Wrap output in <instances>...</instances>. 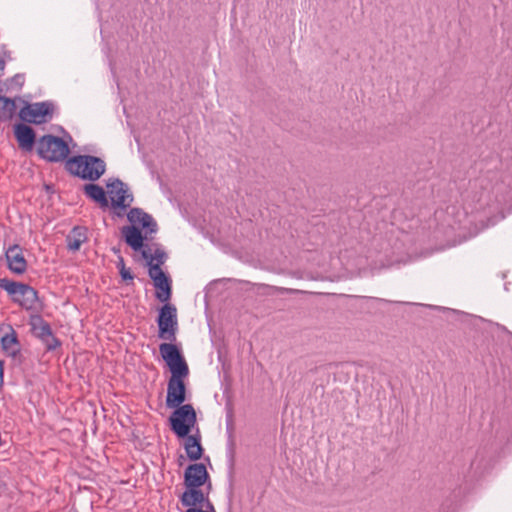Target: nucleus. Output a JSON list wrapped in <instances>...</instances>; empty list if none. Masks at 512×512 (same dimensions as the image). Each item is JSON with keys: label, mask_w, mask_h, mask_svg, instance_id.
Here are the masks:
<instances>
[{"label": "nucleus", "mask_w": 512, "mask_h": 512, "mask_svg": "<svg viewBox=\"0 0 512 512\" xmlns=\"http://www.w3.org/2000/svg\"><path fill=\"white\" fill-rule=\"evenodd\" d=\"M159 351L171 372L167 385L166 405L168 408L180 407L186 400L184 380L189 375V367L175 344L162 343Z\"/></svg>", "instance_id": "f257e3e1"}, {"label": "nucleus", "mask_w": 512, "mask_h": 512, "mask_svg": "<svg viewBox=\"0 0 512 512\" xmlns=\"http://www.w3.org/2000/svg\"><path fill=\"white\" fill-rule=\"evenodd\" d=\"M66 169L82 179L96 181L105 173L106 164L101 158L79 155L66 161Z\"/></svg>", "instance_id": "f03ea898"}, {"label": "nucleus", "mask_w": 512, "mask_h": 512, "mask_svg": "<svg viewBox=\"0 0 512 512\" xmlns=\"http://www.w3.org/2000/svg\"><path fill=\"white\" fill-rule=\"evenodd\" d=\"M0 287L12 295L13 300L24 309L33 310L37 308L38 296L34 288L7 279H0Z\"/></svg>", "instance_id": "7ed1b4c3"}, {"label": "nucleus", "mask_w": 512, "mask_h": 512, "mask_svg": "<svg viewBox=\"0 0 512 512\" xmlns=\"http://www.w3.org/2000/svg\"><path fill=\"white\" fill-rule=\"evenodd\" d=\"M210 484L203 488H185L180 496L181 504L187 507L185 512H216L214 505L209 499Z\"/></svg>", "instance_id": "20e7f679"}, {"label": "nucleus", "mask_w": 512, "mask_h": 512, "mask_svg": "<svg viewBox=\"0 0 512 512\" xmlns=\"http://www.w3.org/2000/svg\"><path fill=\"white\" fill-rule=\"evenodd\" d=\"M39 155L51 162H60L70 153L68 144L61 138L53 135H45L38 141Z\"/></svg>", "instance_id": "39448f33"}, {"label": "nucleus", "mask_w": 512, "mask_h": 512, "mask_svg": "<svg viewBox=\"0 0 512 512\" xmlns=\"http://www.w3.org/2000/svg\"><path fill=\"white\" fill-rule=\"evenodd\" d=\"M171 430L180 438L189 435L195 426L197 418L195 409L191 404H185L175 408L170 418Z\"/></svg>", "instance_id": "423d86ee"}, {"label": "nucleus", "mask_w": 512, "mask_h": 512, "mask_svg": "<svg viewBox=\"0 0 512 512\" xmlns=\"http://www.w3.org/2000/svg\"><path fill=\"white\" fill-rule=\"evenodd\" d=\"M158 337L163 340L175 341L178 328L177 310L175 306L165 303L159 311L157 319Z\"/></svg>", "instance_id": "0eeeda50"}, {"label": "nucleus", "mask_w": 512, "mask_h": 512, "mask_svg": "<svg viewBox=\"0 0 512 512\" xmlns=\"http://www.w3.org/2000/svg\"><path fill=\"white\" fill-rule=\"evenodd\" d=\"M54 112V105L50 102L26 104L19 111L20 118L29 123L42 124L49 121Z\"/></svg>", "instance_id": "6e6552de"}, {"label": "nucleus", "mask_w": 512, "mask_h": 512, "mask_svg": "<svg viewBox=\"0 0 512 512\" xmlns=\"http://www.w3.org/2000/svg\"><path fill=\"white\" fill-rule=\"evenodd\" d=\"M107 194L114 209L125 211L133 202L128 186L119 179H111L106 184Z\"/></svg>", "instance_id": "1a4fd4ad"}, {"label": "nucleus", "mask_w": 512, "mask_h": 512, "mask_svg": "<svg viewBox=\"0 0 512 512\" xmlns=\"http://www.w3.org/2000/svg\"><path fill=\"white\" fill-rule=\"evenodd\" d=\"M148 273L156 288V298L161 302L168 303L172 293L169 277L164 273L161 267H158V265H154L149 268Z\"/></svg>", "instance_id": "9d476101"}, {"label": "nucleus", "mask_w": 512, "mask_h": 512, "mask_svg": "<svg viewBox=\"0 0 512 512\" xmlns=\"http://www.w3.org/2000/svg\"><path fill=\"white\" fill-rule=\"evenodd\" d=\"M208 480L209 474L202 463L191 464L185 470V488H202Z\"/></svg>", "instance_id": "9b49d317"}, {"label": "nucleus", "mask_w": 512, "mask_h": 512, "mask_svg": "<svg viewBox=\"0 0 512 512\" xmlns=\"http://www.w3.org/2000/svg\"><path fill=\"white\" fill-rule=\"evenodd\" d=\"M127 218L131 223L130 226H136L139 229H143L145 231V235L156 232V222L151 215L147 214L140 208L131 209L127 214Z\"/></svg>", "instance_id": "f8f14e48"}, {"label": "nucleus", "mask_w": 512, "mask_h": 512, "mask_svg": "<svg viewBox=\"0 0 512 512\" xmlns=\"http://www.w3.org/2000/svg\"><path fill=\"white\" fill-rule=\"evenodd\" d=\"M32 331L44 342L48 350L55 349L60 345V342L54 337L49 324L40 317L33 319Z\"/></svg>", "instance_id": "ddd939ff"}, {"label": "nucleus", "mask_w": 512, "mask_h": 512, "mask_svg": "<svg viewBox=\"0 0 512 512\" xmlns=\"http://www.w3.org/2000/svg\"><path fill=\"white\" fill-rule=\"evenodd\" d=\"M8 268L16 274H23L27 269V262L22 248L19 245H12L6 250Z\"/></svg>", "instance_id": "4468645a"}, {"label": "nucleus", "mask_w": 512, "mask_h": 512, "mask_svg": "<svg viewBox=\"0 0 512 512\" xmlns=\"http://www.w3.org/2000/svg\"><path fill=\"white\" fill-rule=\"evenodd\" d=\"M121 233L126 243L134 250L140 251L145 249L143 245L144 236L141 230L136 226H124Z\"/></svg>", "instance_id": "2eb2a0df"}, {"label": "nucleus", "mask_w": 512, "mask_h": 512, "mask_svg": "<svg viewBox=\"0 0 512 512\" xmlns=\"http://www.w3.org/2000/svg\"><path fill=\"white\" fill-rule=\"evenodd\" d=\"M15 136L19 146L25 150H31L35 142L33 129L25 124H18L15 127Z\"/></svg>", "instance_id": "dca6fc26"}, {"label": "nucleus", "mask_w": 512, "mask_h": 512, "mask_svg": "<svg viewBox=\"0 0 512 512\" xmlns=\"http://www.w3.org/2000/svg\"><path fill=\"white\" fill-rule=\"evenodd\" d=\"M87 239V229L85 227L76 226L66 237L67 247L70 251L76 252Z\"/></svg>", "instance_id": "f3484780"}, {"label": "nucleus", "mask_w": 512, "mask_h": 512, "mask_svg": "<svg viewBox=\"0 0 512 512\" xmlns=\"http://www.w3.org/2000/svg\"><path fill=\"white\" fill-rule=\"evenodd\" d=\"M84 193L87 197L98 203L102 208L108 207V199L104 189L97 184H86L84 186Z\"/></svg>", "instance_id": "a211bd4d"}, {"label": "nucleus", "mask_w": 512, "mask_h": 512, "mask_svg": "<svg viewBox=\"0 0 512 512\" xmlns=\"http://www.w3.org/2000/svg\"><path fill=\"white\" fill-rule=\"evenodd\" d=\"M16 99L0 95V120H9L16 113Z\"/></svg>", "instance_id": "6ab92c4d"}, {"label": "nucleus", "mask_w": 512, "mask_h": 512, "mask_svg": "<svg viewBox=\"0 0 512 512\" xmlns=\"http://www.w3.org/2000/svg\"><path fill=\"white\" fill-rule=\"evenodd\" d=\"M185 450L191 460H198L203 452L199 439L192 435L186 436Z\"/></svg>", "instance_id": "aec40b11"}, {"label": "nucleus", "mask_w": 512, "mask_h": 512, "mask_svg": "<svg viewBox=\"0 0 512 512\" xmlns=\"http://www.w3.org/2000/svg\"><path fill=\"white\" fill-rule=\"evenodd\" d=\"M1 346L6 354L15 356L19 352V343L16 333L12 331L11 333L5 334L1 338Z\"/></svg>", "instance_id": "412c9836"}, {"label": "nucleus", "mask_w": 512, "mask_h": 512, "mask_svg": "<svg viewBox=\"0 0 512 512\" xmlns=\"http://www.w3.org/2000/svg\"><path fill=\"white\" fill-rule=\"evenodd\" d=\"M142 255L147 260L149 268H151L154 265H158V267H161L166 258V254L164 251L156 249L154 253H152L151 249L148 247L142 250Z\"/></svg>", "instance_id": "4be33fe9"}, {"label": "nucleus", "mask_w": 512, "mask_h": 512, "mask_svg": "<svg viewBox=\"0 0 512 512\" xmlns=\"http://www.w3.org/2000/svg\"><path fill=\"white\" fill-rule=\"evenodd\" d=\"M399 261H400V259H399L398 254H395L394 252H392L390 254L385 250V261L381 260L380 264L378 265L377 268H379V269L389 268V267L393 266L394 264L399 263Z\"/></svg>", "instance_id": "5701e85b"}, {"label": "nucleus", "mask_w": 512, "mask_h": 512, "mask_svg": "<svg viewBox=\"0 0 512 512\" xmlns=\"http://www.w3.org/2000/svg\"><path fill=\"white\" fill-rule=\"evenodd\" d=\"M274 291L280 294H298V293H305V291L299 290V289H292V288H284V287H273Z\"/></svg>", "instance_id": "b1692460"}, {"label": "nucleus", "mask_w": 512, "mask_h": 512, "mask_svg": "<svg viewBox=\"0 0 512 512\" xmlns=\"http://www.w3.org/2000/svg\"><path fill=\"white\" fill-rule=\"evenodd\" d=\"M121 270H120V273H121V276L124 280H131L133 279L131 273L129 270H127L125 267H124V264H123V261L121 260Z\"/></svg>", "instance_id": "393cba45"}, {"label": "nucleus", "mask_w": 512, "mask_h": 512, "mask_svg": "<svg viewBox=\"0 0 512 512\" xmlns=\"http://www.w3.org/2000/svg\"><path fill=\"white\" fill-rule=\"evenodd\" d=\"M3 385V362L0 361V387Z\"/></svg>", "instance_id": "a878e982"}, {"label": "nucleus", "mask_w": 512, "mask_h": 512, "mask_svg": "<svg viewBox=\"0 0 512 512\" xmlns=\"http://www.w3.org/2000/svg\"><path fill=\"white\" fill-rule=\"evenodd\" d=\"M0 64H3V62L0 61Z\"/></svg>", "instance_id": "bb28decb"}]
</instances>
